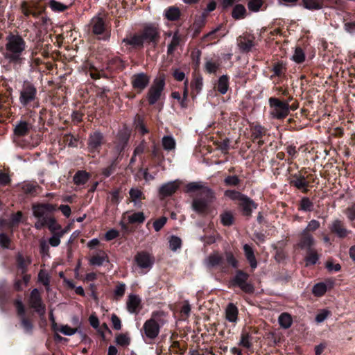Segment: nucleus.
<instances>
[{"mask_svg":"<svg viewBox=\"0 0 355 355\" xmlns=\"http://www.w3.org/2000/svg\"><path fill=\"white\" fill-rule=\"evenodd\" d=\"M160 33L157 24H146L139 33L128 34L123 39L122 43L130 46V49L136 51H141L145 46L155 48L160 40Z\"/></svg>","mask_w":355,"mask_h":355,"instance_id":"nucleus-1","label":"nucleus"},{"mask_svg":"<svg viewBox=\"0 0 355 355\" xmlns=\"http://www.w3.org/2000/svg\"><path fill=\"white\" fill-rule=\"evenodd\" d=\"M14 87L19 95V107L30 114L35 113V110L40 106L37 83L28 78H20L15 82Z\"/></svg>","mask_w":355,"mask_h":355,"instance_id":"nucleus-2","label":"nucleus"},{"mask_svg":"<svg viewBox=\"0 0 355 355\" xmlns=\"http://www.w3.org/2000/svg\"><path fill=\"white\" fill-rule=\"evenodd\" d=\"M28 45L26 42L18 33H10L6 37L4 58L13 65H21L25 61Z\"/></svg>","mask_w":355,"mask_h":355,"instance_id":"nucleus-3","label":"nucleus"},{"mask_svg":"<svg viewBox=\"0 0 355 355\" xmlns=\"http://www.w3.org/2000/svg\"><path fill=\"white\" fill-rule=\"evenodd\" d=\"M184 191L187 193L198 191L196 198L192 202L193 209L198 213L206 212L209 204L214 199V193L212 189L205 187L200 182H191L187 184Z\"/></svg>","mask_w":355,"mask_h":355,"instance_id":"nucleus-4","label":"nucleus"},{"mask_svg":"<svg viewBox=\"0 0 355 355\" xmlns=\"http://www.w3.org/2000/svg\"><path fill=\"white\" fill-rule=\"evenodd\" d=\"M162 312H153L151 317L147 319L140 329L144 341L147 345H152L159 334L161 327L164 324V320L162 318Z\"/></svg>","mask_w":355,"mask_h":355,"instance_id":"nucleus-5","label":"nucleus"},{"mask_svg":"<svg viewBox=\"0 0 355 355\" xmlns=\"http://www.w3.org/2000/svg\"><path fill=\"white\" fill-rule=\"evenodd\" d=\"M58 210L57 205L49 202H39L32 205L33 214L37 219L34 224L36 230H40L46 228L49 222H52L54 213Z\"/></svg>","mask_w":355,"mask_h":355,"instance_id":"nucleus-6","label":"nucleus"},{"mask_svg":"<svg viewBox=\"0 0 355 355\" xmlns=\"http://www.w3.org/2000/svg\"><path fill=\"white\" fill-rule=\"evenodd\" d=\"M249 278L250 275L243 270V269H236L234 275L230 279L229 287H238L245 294H254L255 287L253 283L250 281Z\"/></svg>","mask_w":355,"mask_h":355,"instance_id":"nucleus-7","label":"nucleus"},{"mask_svg":"<svg viewBox=\"0 0 355 355\" xmlns=\"http://www.w3.org/2000/svg\"><path fill=\"white\" fill-rule=\"evenodd\" d=\"M89 33L98 40L107 41L110 37L105 19L100 14L94 16L90 20Z\"/></svg>","mask_w":355,"mask_h":355,"instance_id":"nucleus-8","label":"nucleus"},{"mask_svg":"<svg viewBox=\"0 0 355 355\" xmlns=\"http://www.w3.org/2000/svg\"><path fill=\"white\" fill-rule=\"evenodd\" d=\"M19 9L23 15V19L28 21L31 17L34 19H39L46 12V7L45 5L40 4L38 1L31 0L21 1Z\"/></svg>","mask_w":355,"mask_h":355,"instance_id":"nucleus-9","label":"nucleus"},{"mask_svg":"<svg viewBox=\"0 0 355 355\" xmlns=\"http://www.w3.org/2000/svg\"><path fill=\"white\" fill-rule=\"evenodd\" d=\"M270 115L271 118L277 120H284L288 114V105L286 101L279 98L272 96L268 98Z\"/></svg>","mask_w":355,"mask_h":355,"instance_id":"nucleus-10","label":"nucleus"},{"mask_svg":"<svg viewBox=\"0 0 355 355\" xmlns=\"http://www.w3.org/2000/svg\"><path fill=\"white\" fill-rule=\"evenodd\" d=\"M318 180L315 175H303V173H292L290 177L289 184L291 187L302 191L304 193H306L311 188V183H314Z\"/></svg>","mask_w":355,"mask_h":355,"instance_id":"nucleus-11","label":"nucleus"},{"mask_svg":"<svg viewBox=\"0 0 355 355\" xmlns=\"http://www.w3.org/2000/svg\"><path fill=\"white\" fill-rule=\"evenodd\" d=\"M165 85L166 82L164 76L155 79L147 92V100L150 105H154L157 103L162 96Z\"/></svg>","mask_w":355,"mask_h":355,"instance_id":"nucleus-12","label":"nucleus"},{"mask_svg":"<svg viewBox=\"0 0 355 355\" xmlns=\"http://www.w3.org/2000/svg\"><path fill=\"white\" fill-rule=\"evenodd\" d=\"M106 142V139L100 130L91 132L87 137V150L92 155L99 153L102 146Z\"/></svg>","mask_w":355,"mask_h":355,"instance_id":"nucleus-13","label":"nucleus"},{"mask_svg":"<svg viewBox=\"0 0 355 355\" xmlns=\"http://www.w3.org/2000/svg\"><path fill=\"white\" fill-rule=\"evenodd\" d=\"M155 257L146 251L138 252L134 257V262L141 269L148 271L155 263Z\"/></svg>","mask_w":355,"mask_h":355,"instance_id":"nucleus-14","label":"nucleus"},{"mask_svg":"<svg viewBox=\"0 0 355 355\" xmlns=\"http://www.w3.org/2000/svg\"><path fill=\"white\" fill-rule=\"evenodd\" d=\"M227 32L223 24H219L214 30L204 35L201 38V42L207 44H216V40H220Z\"/></svg>","mask_w":355,"mask_h":355,"instance_id":"nucleus-15","label":"nucleus"},{"mask_svg":"<svg viewBox=\"0 0 355 355\" xmlns=\"http://www.w3.org/2000/svg\"><path fill=\"white\" fill-rule=\"evenodd\" d=\"M150 79V78L147 73L144 72L137 73L131 76V85L137 94H141L149 85Z\"/></svg>","mask_w":355,"mask_h":355,"instance_id":"nucleus-16","label":"nucleus"},{"mask_svg":"<svg viewBox=\"0 0 355 355\" xmlns=\"http://www.w3.org/2000/svg\"><path fill=\"white\" fill-rule=\"evenodd\" d=\"M126 62L117 55L110 56L106 60V71L110 75L119 73L126 68Z\"/></svg>","mask_w":355,"mask_h":355,"instance_id":"nucleus-17","label":"nucleus"},{"mask_svg":"<svg viewBox=\"0 0 355 355\" xmlns=\"http://www.w3.org/2000/svg\"><path fill=\"white\" fill-rule=\"evenodd\" d=\"M206 266L209 268H220L221 272H227L228 268L224 261V255L218 252L210 254L205 260Z\"/></svg>","mask_w":355,"mask_h":355,"instance_id":"nucleus-18","label":"nucleus"},{"mask_svg":"<svg viewBox=\"0 0 355 355\" xmlns=\"http://www.w3.org/2000/svg\"><path fill=\"white\" fill-rule=\"evenodd\" d=\"M29 304L30 306L34 309L35 312L40 315H44L46 306L42 302V297L38 288H35L31 292L29 296Z\"/></svg>","mask_w":355,"mask_h":355,"instance_id":"nucleus-19","label":"nucleus"},{"mask_svg":"<svg viewBox=\"0 0 355 355\" xmlns=\"http://www.w3.org/2000/svg\"><path fill=\"white\" fill-rule=\"evenodd\" d=\"M328 228L331 234L336 235L340 239H344L352 233L351 230L347 229L343 221L339 219L334 220L329 223Z\"/></svg>","mask_w":355,"mask_h":355,"instance_id":"nucleus-20","label":"nucleus"},{"mask_svg":"<svg viewBox=\"0 0 355 355\" xmlns=\"http://www.w3.org/2000/svg\"><path fill=\"white\" fill-rule=\"evenodd\" d=\"M258 204L252 199L248 198L245 194L243 195L241 201L238 202V207L242 214L247 218L252 216L254 209L257 208Z\"/></svg>","mask_w":355,"mask_h":355,"instance_id":"nucleus-21","label":"nucleus"},{"mask_svg":"<svg viewBox=\"0 0 355 355\" xmlns=\"http://www.w3.org/2000/svg\"><path fill=\"white\" fill-rule=\"evenodd\" d=\"M237 45L243 53H248L252 51L255 45V37L249 33H244L237 37Z\"/></svg>","mask_w":355,"mask_h":355,"instance_id":"nucleus-22","label":"nucleus"},{"mask_svg":"<svg viewBox=\"0 0 355 355\" xmlns=\"http://www.w3.org/2000/svg\"><path fill=\"white\" fill-rule=\"evenodd\" d=\"M76 0H49L47 5L54 12H64L74 4Z\"/></svg>","mask_w":355,"mask_h":355,"instance_id":"nucleus-23","label":"nucleus"},{"mask_svg":"<svg viewBox=\"0 0 355 355\" xmlns=\"http://www.w3.org/2000/svg\"><path fill=\"white\" fill-rule=\"evenodd\" d=\"M270 68V71L273 73L270 76V79H273L275 77H278L280 79L285 78L287 71V65L284 61L279 60L275 62Z\"/></svg>","mask_w":355,"mask_h":355,"instance_id":"nucleus-24","label":"nucleus"},{"mask_svg":"<svg viewBox=\"0 0 355 355\" xmlns=\"http://www.w3.org/2000/svg\"><path fill=\"white\" fill-rule=\"evenodd\" d=\"M250 129L251 133V139L254 142L256 141L258 139H263L267 132L266 128L261 125L259 122H252L250 123Z\"/></svg>","mask_w":355,"mask_h":355,"instance_id":"nucleus-25","label":"nucleus"},{"mask_svg":"<svg viewBox=\"0 0 355 355\" xmlns=\"http://www.w3.org/2000/svg\"><path fill=\"white\" fill-rule=\"evenodd\" d=\"M15 261L19 274L27 273L28 266L31 263V258L24 257L23 254L19 252L15 257Z\"/></svg>","mask_w":355,"mask_h":355,"instance_id":"nucleus-26","label":"nucleus"},{"mask_svg":"<svg viewBox=\"0 0 355 355\" xmlns=\"http://www.w3.org/2000/svg\"><path fill=\"white\" fill-rule=\"evenodd\" d=\"M179 188V183L178 181L168 182L163 184L159 189V194L162 198H167V196H172L176 192Z\"/></svg>","mask_w":355,"mask_h":355,"instance_id":"nucleus-27","label":"nucleus"},{"mask_svg":"<svg viewBox=\"0 0 355 355\" xmlns=\"http://www.w3.org/2000/svg\"><path fill=\"white\" fill-rule=\"evenodd\" d=\"M150 139L151 141V146L149 150L150 152L151 157L154 159L158 164H160L164 160L163 152L162 151L159 145L154 138L150 137Z\"/></svg>","mask_w":355,"mask_h":355,"instance_id":"nucleus-28","label":"nucleus"},{"mask_svg":"<svg viewBox=\"0 0 355 355\" xmlns=\"http://www.w3.org/2000/svg\"><path fill=\"white\" fill-rule=\"evenodd\" d=\"M314 244V236L311 233H308L304 230L300 235V241L298 245L302 249H305L307 250L309 249V248H313Z\"/></svg>","mask_w":355,"mask_h":355,"instance_id":"nucleus-29","label":"nucleus"},{"mask_svg":"<svg viewBox=\"0 0 355 355\" xmlns=\"http://www.w3.org/2000/svg\"><path fill=\"white\" fill-rule=\"evenodd\" d=\"M32 125L26 121H19L14 128V135L20 138L29 135Z\"/></svg>","mask_w":355,"mask_h":355,"instance_id":"nucleus-30","label":"nucleus"},{"mask_svg":"<svg viewBox=\"0 0 355 355\" xmlns=\"http://www.w3.org/2000/svg\"><path fill=\"white\" fill-rule=\"evenodd\" d=\"M141 298L137 295L131 294L128 295L127 302L128 311L130 313H138L141 308Z\"/></svg>","mask_w":355,"mask_h":355,"instance_id":"nucleus-31","label":"nucleus"},{"mask_svg":"<svg viewBox=\"0 0 355 355\" xmlns=\"http://www.w3.org/2000/svg\"><path fill=\"white\" fill-rule=\"evenodd\" d=\"M243 249L244 251V256H245V259L249 263L252 270L255 269L257 266V261L256 260L254 248L249 244H244Z\"/></svg>","mask_w":355,"mask_h":355,"instance_id":"nucleus-32","label":"nucleus"},{"mask_svg":"<svg viewBox=\"0 0 355 355\" xmlns=\"http://www.w3.org/2000/svg\"><path fill=\"white\" fill-rule=\"evenodd\" d=\"M300 6H303L304 9L315 11L320 10L324 8L323 0H301Z\"/></svg>","mask_w":355,"mask_h":355,"instance_id":"nucleus-33","label":"nucleus"},{"mask_svg":"<svg viewBox=\"0 0 355 355\" xmlns=\"http://www.w3.org/2000/svg\"><path fill=\"white\" fill-rule=\"evenodd\" d=\"M182 12L176 6H170L164 12V18L170 21H177L180 19Z\"/></svg>","mask_w":355,"mask_h":355,"instance_id":"nucleus-34","label":"nucleus"},{"mask_svg":"<svg viewBox=\"0 0 355 355\" xmlns=\"http://www.w3.org/2000/svg\"><path fill=\"white\" fill-rule=\"evenodd\" d=\"M134 125L136 130L141 136L148 135L149 129L145 123V119L143 116L137 114L134 120Z\"/></svg>","mask_w":355,"mask_h":355,"instance_id":"nucleus-35","label":"nucleus"},{"mask_svg":"<svg viewBox=\"0 0 355 355\" xmlns=\"http://www.w3.org/2000/svg\"><path fill=\"white\" fill-rule=\"evenodd\" d=\"M320 254L315 248H308L304 258L306 266H314L319 261Z\"/></svg>","mask_w":355,"mask_h":355,"instance_id":"nucleus-36","label":"nucleus"},{"mask_svg":"<svg viewBox=\"0 0 355 355\" xmlns=\"http://www.w3.org/2000/svg\"><path fill=\"white\" fill-rule=\"evenodd\" d=\"M230 77L227 75H223L219 77L216 84L215 89L222 95L225 94L229 89Z\"/></svg>","mask_w":355,"mask_h":355,"instance_id":"nucleus-37","label":"nucleus"},{"mask_svg":"<svg viewBox=\"0 0 355 355\" xmlns=\"http://www.w3.org/2000/svg\"><path fill=\"white\" fill-rule=\"evenodd\" d=\"M182 41V35L179 33L177 30L174 32L172 37L171 42L167 46V55H173L174 52L176 51L178 46L180 45Z\"/></svg>","mask_w":355,"mask_h":355,"instance_id":"nucleus-38","label":"nucleus"},{"mask_svg":"<svg viewBox=\"0 0 355 355\" xmlns=\"http://www.w3.org/2000/svg\"><path fill=\"white\" fill-rule=\"evenodd\" d=\"M203 87V78L200 75L196 76L191 83V95L195 97L196 95L200 93Z\"/></svg>","mask_w":355,"mask_h":355,"instance_id":"nucleus-39","label":"nucleus"},{"mask_svg":"<svg viewBox=\"0 0 355 355\" xmlns=\"http://www.w3.org/2000/svg\"><path fill=\"white\" fill-rule=\"evenodd\" d=\"M238 313L239 310L235 304L230 303L226 307V320L230 322H236Z\"/></svg>","mask_w":355,"mask_h":355,"instance_id":"nucleus-40","label":"nucleus"},{"mask_svg":"<svg viewBox=\"0 0 355 355\" xmlns=\"http://www.w3.org/2000/svg\"><path fill=\"white\" fill-rule=\"evenodd\" d=\"M101 254H96L91 257L89 262L90 265L100 266L105 261L109 262V256L103 251H101Z\"/></svg>","mask_w":355,"mask_h":355,"instance_id":"nucleus-41","label":"nucleus"},{"mask_svg":"<svg viewBox=\"0 0 355 355\" xmlns=\"http://www.w3.org/2000/svg\"><path fill=\"white\" fill-rule=\"evenodd\" d=\"M251 340L252 336L248 333V331H243L241 335L240 340L239 342V346L250 350L253 347Z\"/></svg>","mask_w":355,"mask_h":355,"instance_id":"nucleus-42","label":"nucleus"},{"mask_svg":"<svg viewBox=\"0 0 355 355\" xmlns=\"http://www.w3.org/2000/svg\"><path fill=\"white\" fill-rule=\"evenodd\" d=\"M220 223L224 226H231L235 223V216L231 211H225L220 214Z\"/></svg>","mask_w":355,"mask_h":355,"instance_id":"nucleus-43","label":"nucleus"},{"mask_svg":"<svg viewBox=\"0 0 355 355\" xmlns=\"http://www.w3.org/2000/svg\"><path fill=\"white\" fill-rule=\"evenodd\" d=\"M73 182L77 185H83L89 180V175L86 171H78L73 178Z\"/></svg>","mask_w":355,"mask_h":355,"instance_id":"nucleus-44","label":"nucleus"},{"mask_svg":"<svg viewBox=\"0 0 355 355\" xmlns=\"http://www.w3.org/2000/svg\"><path fill=\"white\" fill-rule=\"evenodd\" d=\"M232 16L236 20L245 19L246 16V8L244 5L241 3L236 4L232 10Z\"/></svg>","mask_w":355,"mask_h":355,"instance_id":"nucleus-45","label":"nucleus"},{"mask_svg":"<svg viewBox=\"0 0 355 355\" xmlns=\"http://www.w3.org/2000/svg\"><path fill=\"white\" fill-rule=\"evenodd\" d=\"M40 189V187L37 183L25 182L21 186V191L26 194L31 196L36 195Z\"/></svg>","mask_w":355,"mask_h":355,"instance_id":"nucleus-46","label":"nucleus"},{"mask_svg":"<svg viewBox=\"0 0 355 355\" xmlns=\"http://www.w3.org/2000/svg\"><path fill=\"white\" fill-rule=\"evenodd\" d=\"M223 255L227 267L232 266L234 268L239 269V261L232 251H226Z\"/></svg>","mask_w":355,"mask_h":355,"instance_id":"nucleus-47","label":"nucleus"},{"mask_svg":"<svg viewBox=\"0 0 355 355\" xmlns=\"http://www.w3.org/2000/svg\"><path fill=\"white\" fill-rule=\"evenodd\" d=\"M314 209V203L309 198L304 197L300 201L298 210L303 211H312Z\"/></svg>","mask_w":355,"mask_h":355,"instance_id":"nucleus-48","label":"nucleus"},{"mask_svg":"<svg viewBox=\"0 0 355 355\" xmlns=\"http://www.w3.org/2000/svg\"><path fill=\"white\" fill-rule=\"evenodd\" d=\"M130 139V135L126 130H119L118 135H116V142L118 145L122 146L123 147H127L128 146V141Z\"/></svg>","mask_w":355,"mask_h":355,"instance_id":"nucleus-49","label":"nucleus"},{"mask_svg":"<svg viewBox=\"0 0 355 355\" xmlns=\"http://www.w3.org/2000/svg\"><path fill=\"white\" fill-rule=\"evenodd\" d=\"M279 325L284 329H288L293 324V318L289 313H283L278 318Z\"/></svg>","mask_w":355,"mask_h":355,"instance_id":"nucleus-50","label":"nucleus"},{"mask_svg":"<svg viewBox=\"0 0 355 355\" xmlns=\"http://www.w3.org/2000/svg\"><path fill=\"white\" fill-rule=\"evenodd\" d=\"M20 320V326L24 329V332L28 334H32L34 328L32 320L28 317H21Z\"/></svg>","mask_w":355,"mask_h":355,"instance_id":"nucleus-51","label":"nucleus"},{"mask_svg":"<svg viewBox=\"0 0 355 355\" xmlns=\"http://www.w3.org/2000/svg\"><path fill=\"white\" fill-rule=\"evenodd\" d=\"M169 248L173 252H176L178 249H180L182 245V241L180 237L176 235H171L168 239Z\"/></svg>","mask_w":355,"mask_h":355,"instance_id":"nucleus-52","label":"nucleus"},{"mask_svg":"<svg viewBox=\"0 0 355 355\" xmlns=\"http://www.w3.org/2000/svg\"><path fill=\"white\" fill-rule=\"evenodd\" d=\"M241 180L236 175H228L224 179V184L228 187H237L239 186Z\"/></svg>","mask_w":355,"mask_h":355,"instance_id":"nucleus-53","label":"nucleus"},{"mask_svg":"<svg viewBox=\"0 0 355 355\" xmlns=\"http://www.w3.org/2000/svg\"><path fill=\"white\" fill-rule=\"evenodd\" d=\"M146 216L141 211H137L129 215L128 220L130 223H142L145 221Z\"/></svg>","mask_w":355,"mask_h":355,"instance_id":"nucleus-54","label":"nucleus"},{"mask_svg":"<svg viewBox=\"0 0 355 355\" xmlns=\"http://www.w3.org/2000/svg\"><path fill=\"white\" fill-rule=\"evenodd\" d=\"M162 146L166 150H171L175 148V140L171 136H164L162 139Z\"/></svg>","mask_w":355,"mask_h":355,"instance_id":"nucleus-55","label":"nucleus"},{"mask_svg":"<svg viewBox=\"0 0 355 355\" xmlns=\"http://www.w3.org/2000/svg\"><path fill=\"white\" fill-rule=\"evenodd\" d=\"M327 290V285L323 282L318 283L313 288V294L316 297H321L324 295Z\"/></svg>","mask_w":355,"mask_h":355,"instance_id":"nucleus-56","label":"nucleus"},{"mask_svg":"<svg viewBox=\"0 0 355 355\" xmlns=\"http://www.w3.org/2000/svg\"><path fill=\"white\" fill-rule=\"evenodd\" d=\"M38 281L45 286L47 291L49 290L50 276L48 272L44 270H40L38 274Z\"/></svg>","mask_w":355,"mask_h":355,"instance_id":"nucleus-57","label":"nucleus"},{"mask_svg":"<svg viewBox=\"0 0 355 355\" xmlns=\"http://www.w3.org/2000/svg\"><path fill=\"white\" fill-rule=\"evenodd\" d=\"M293 60L297 64H302L305 60V54L303 49L301 46H296L294 54Z\"/></svg>","mask_w":355,"mask_h":355,"instance_id":"nucleus-58","label":"nucleus"},{"mask_svg":"<svg viewBox=\"0 0 355 355\" xmlns=\"http://www.w3.org/2000/svg\"><path fill=\"white\" fill-rule=\"evenodd\" d=\"M63 141L65 142L68 147H78V137H76L71 134L64 135L63 137Z\"/></svg>","mask_w":355,"mask_h":355,"instance_id":"nucleus-59","label":"nucleus"},{"mask_svg":"<svg viewBox=\"0 0 355 355\" xmlns=\"http://www.w3.org/2000/svg\"><path fill=\"white\" fill-rule=\"evenodd\" d=\"M126 285L122 282L116 283L114 290V295L116 300L121 299L125 293Z\"/></svg>","mask_w":355,"mask_h":355,"instance_id":"nucleus-60","label":"nucleus"},{"mask_svg":"<svg viewBox=\"0 0 355 355\" xmlns=\"http://www.w3.org/2000/svg\"><path fill=\"white\" fill-rule=\"evenodd\" d=\"M119 164V160L117 159H114L110 166H108L107 168H104L102 171V174L103 176L106 178H109L110 175H112V173H114L116 167Z\"/></svg>","mask_w":355,"mask_h":355,"instance_id":"nucleus-61","label":"nucleus"},{"mask_svg":"<svg viewBox=\"0 0 355 355\" xmlns=\"http://www.w3.org/2000/svg\"><path fill=\"white\" fill-rule=\"evenodd\" d=\"M263 4V0H250L248 3V8L250 11L258 12Z\"/></svg>","mask_w":355,"mask_h":355,"instance_id":"nucleus-62","label":"nucleus"},{"mask_svg":"<svg viewBox=\"0 0 355 355\" xmlns=\"http://www.w3.org/2000/svg\"><path fill=\"white\" fill-rule=\"evenodd\" d=\"M225 195L230 198L231 200H238L239 202L241 201V199L242 198V196H243L245 194L237 191L236 190H226L225 192Z\"/></svg>","mask_w":355,"mask_h":355,"instance_id":"nucleus-63","label":"nucleus"},{"mask_svg":"<svg viewBox=\"0 0 355 355\" xmlns=\"http://www.w3.org/2000/svg\"><path fill=\"white\" fill-rule=\"evenodd\" d=\"M116 342L119 346L126 347L130 345V339L127 335L121 334L116 337Z\"/></svg>","mask_w":355,"mask_h":355,"instance_id":"nucleus-64","label":"nucleus"}]
</instances>
